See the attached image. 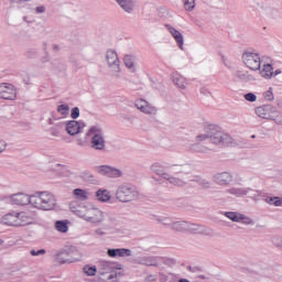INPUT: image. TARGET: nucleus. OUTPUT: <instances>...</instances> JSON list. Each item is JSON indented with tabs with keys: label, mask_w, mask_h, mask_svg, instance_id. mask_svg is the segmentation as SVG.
I'll use <instances>...</instances> for the list:
<instances>
[{
	"label": "nucleus",
	"mask_w": 282,
	"mask_h": 282,
	"mask_svg": "<svg viewBox=\"0 0 282 282\" xmlns=\"http://www.w3.org/2000/svg\"><path fill=\"white\" fill-rule=\"evenodd\" d=\"M221 61L224 63V65H226L228 67V57H226L225 55L221 56Z\"/></svg>",
	"instance_id": "obj_59"
},
{
	"label": "nucleus",
	"mask_w": 282,
	"mask_h": 282,
	"mask_svg": "<svg viewBox=\"0 0 282 282\" xmlns=\"http://www.w3.org/2000/svg\"><path fill=\"white\" fill-rule=\"evenodd\" d=\"M86 138L90 139L89 147L93 151L102 152L107 149V140H105V130L102 127H90L86 132Z\"/></svg>",
	"instance_id": "obj_3"
},
{
	"label": "nucleus",
	"mask_w": 282,
	"mask_h": 282,
	"mask_svg": "<svg viewBox=\"0 0 282 282\" xmlns=\"http://www.w3.org/2000/svg\"><path fill=\"white\" fill-rule=\"evenodd\" d=\"M45 249H40V250H34V249H32L31 251H30V254L32 256V257H41V254H45Z\"/></svg>",
	"instance_id": "obj_49"
},
{
	"label": "nucleus",
	"mask_w": 282,
	"mask_h": 282,
	"mask_svg": "<svg viewBox=\"0 0 282 282\" xmlns=\"http://www.w3.org/2000/svg\"><path fill=\"white\" fill-rule=\"evenodd\" d=\"M272 243L278 250H282V237L281 236H275L272 238Z\"/></svg>",
	"instance_id": "obj_44"
},
{
	"label": "nucleus",
	"mask_w": 282,
	"mask_h": 282,
	"mask_svg": "<svg viewBox=\"0 0 282 282\" xmlns=\"http://www.w3.org/2000/svg\"><path fill=\"white\" fill-rule=\"evenodd\" d=\"M70 212L84 221L89 224H102L105 221V213L94 205H77L76 202L69 204Z\"/></svg>",
	"instance_id": "obj_1"
},
{
	"label": "nucleus",
	"mask_w": 282,
	"mask_h": 282,
	"mask_svg": "<svg viewBox=\"0 0 282 282\" xmlns=\"http://www.w3.org/2000/svg\"><path fill=\"white\" fill-rule=\"evenodd\" d=\"M151 171L155 173L156 175H160L163 180H165V175H169V172H164V165L162 163H154L151 166Z\"/></svg>",
	"instance_id": "obj_33"
},
{
	"label": "nucleus",
	"mask_w": 282,
	"mask_h": 282,
	"mask_svg": "<svg viewBox=\"0 0 282 282\" xmlns=\"http://www.w3.org/2000/svg\"><path fill=\"white\" fill-rule=\"evenodd\" d=\"M34 221V218L25 212L18 213V228L23 226H30Z\"/></svg>",
	"instance_id": "obj_22"
},
{
	"label": "nucleus",
	"mask_w": 282,
	"mask_h": 282,
	"mask_svg": "<svg viewBox=\"0 0 282 282\" xmlns=\"http://www.w3.org/2000/svg\"><path fill=\"white\" fill-rule=\"evenodd\" d=\"M214 182L219 186H228L232 182V174L229 172H221L214 175Z\"/></svg>",
	"instance_id": "obj_16"
},
{
	"label": "nucleus",
	"mask_w": 282,
	"mask_h": 282,
	"mask_svg": "<svg viewBox=\"0 0 282 282\" xmlns=\"http://www.w3.org/2000/svg\"><path fill=\"white\" fill-rule=\"evenodd\" d=\"M77 147H85V144H87V142L83 139H77Z\"/></svg>",
	"instance_id": "obj_57"
},
{
	"label": "nucleus",
	"mask_w": 282,
	"mask_h": 282,
	"mask_svg": "<svg viewBox=\"0 0 282 282\" xmlns=\"http://www.w3.org/2000/svg\"><path fill=\"white\" fill-rule=\"evenodd\" d=\"M58 120H61V118H56V117H52L47 119V124H52L54 126L56 122H58Z\"/></svg>",
	"instance_id": "obj_54"
},
{
	"label": "nucleus",
	"mask_w": 282,
	"mask_h": 282,
	"mask_svg": "<svg viewBox=\"0 0 282 282\" xmlns=\"http://www.w3.org/2000/svg\"><path fill=\"white\" fill-rule=\"evenodd\" d=\"M95 235H97L98 237H105V235H107V232H105V230H102V229H96Z\"/></svg>",
	"instance_id": "obj_56"
},
{
	"label": "nucleus",
	"mask_w": 282,
	"mask_h": 282,
	"mask_svg": "<svg viewBox=\"0 0 282 282\" xmlns=\"http://www.w3.org/2000/svg\"><path fill=\"white\" fill-rule=\"evenodd\" d=\"M35 12H36V14H43L45 12V7H43V6L36 7Z\"/></svg>",
	"instance_id": "obj_55"
},
{
	"label": "nucleus",
	"mask_w": 282,
	"mask_h": 282,
	"mask_svg": "<svg viewBox=\"0 0 282 282\" xmlns=\"http://www.w3.org/2000/svg\"><path fill=\"white\" fill-rule=\"evenodd\" d=\"M83 270L87 276H96V272H98L96 265H85Z\"/></svg>",
	"instance_id": "obj_39"
},
{
	"label": "nucleus",
	"mask_w": 282,
	"mask_h": 282,
	"mask_svg": "<svg viewBox=\"0 0 282 282\" xmlns=\"http://www.w3.org/2000/svg\"><path fill=\"white\" fill-rule=\"evenodd\" d=\"M186 232H192L193 235H202V234L206 232V228L202 225L187 223Z\"/></svg>",
	"instance_id": "obj_27"
},
{
	"label": "nucleus",
	"mask_w": 282,
	"mask_h": 282,
	"mask_svg": "<svg viewBox=\"0 0 282 282\" xmlns=\"http://www.w3.org/2000/svg\"><path fill=\"white\" fill-rule=\"evenodd\" d=\"M96 197H97L98 202H109V199H111V195L109 194V191H107V189L97 191Z\"/></svg>",
	"instance_id": "obj_35"
},
{
	"label": "nucleus",
	"mask_w": 282,
	"mask_h": 282,
	"mask_svg": "<svg viewBox=\"0 0 282 282\" xmlns=\"http://www.w3.org/2000/svg\"><path fill=\"white\" fill-rule=\"evenodd\" d=\"M73 196L78 202H87V199H89V192H87V191H85L83 188H75L73 191Z\"/></svg>",
	"instance_id": "obj_28"
},
{
	"label": "nucleus",
	"mask_w": 282,
	"mask_h": 282,
	"mask_svg": "<svg viewBox=\"0 0 282 282\" xmlns=\"http://www.w3.org/2000/svg\"><path fill=\"white\" fill-rule=\"evenodd\" d=\"M172 83L178 89H186V87H188V79H186V77L180 75L178 73L172 74Z\"/></svg>",
	"instance_id": "obj_20"
},
{
	"label": "nucleus",
	"mask_w": 282,
	"mask_h": 282,
	"mask_svg": "<svg viewBox=\"0 0 282 282\" xmlns=\"http://www.w3.org/2000/svg\"><path fill=\"white\" fill-rule=\"evenodd\" d=\"M184 9L187 12H193L195 10V0H184Z\"/></svg>",
	"instance_id": "obj_41"
},
{
	"label": "nucleus",
	"mask_w": 282,
	"mask_h": 282,
	"mask_svg": "<svg viewBox=\"0 0 282 282\" xmlns=\"http://www.w3.org/2000/svg\"><path fill=\"white\" fill-rule=\"evenodd\" d=\"M36 54H39V52L35 48H30L26 52L28 58H36Z\"/></svg>",
	"instance_id": "obj_50"
},
{
	"label": "nucleus",
	"mask_w": 282,
	"mask_h": 282,
	"mask_svg": "<svg viewBox=\"0 0 282 282\" xmlns=\"http://www.w3.org/2000/svg\"><path fill=\"white\" fill-rule=\"evenodd\" d=\"M0 224L2 226H11L18 228V213L12 212L1 217Z\"/></svg>",
	"instance_id": "obj_15"
},
{
	"label": "nucleus",
	"mask_w": 282,
	"mask_h": 282,
	"mask_svg": "<svg viewBox=\"0 0 282 282\" xmlns=\"http://www.w3.org/2000/svg\"><path fill=\"white\" fill-rule=\"evenodd\" d=\"M187 228L188 221L184 220L173 221L171 226V230H174L175 232H186Z\"/></svg>",
	"instance_id": "obj_26"
},
{
	"label": "nucleus",
	"mask_w": 282,
	"mask_h": 282,
	"mask_svg": "<svg viewBox=\"0 0 282 282\" xmlns=\"http://www.w3.org/2000/svg\"><path fill=\"white\" fill-rule=\"evenodd\" d=\"M98 173H100V175H107V177H109V173L111 171V166L109 165H101L97 169Z\"/></svg>",
	"instance_id": "obj_42"
},
{
	"label": "nucleus",
	"mask_w": 282,
	"mask_h": 282,
	"mask_svg": "<svg viewBox=\"0 0 282 282\" xmlns=\"http://www.w3.org/2000/svg\"><path fill=\"white\" fill-rule=\"evenodd\" d=\"M264 202L269 206H275L276 208H282V197L280 196H265Z\"/></svg>",
	"instance_id": "obj_31"
},
{
	"label": "nucleus",
	"mask_w": 282,
	"mask_h": 282,
	"mask_svg": "<svg viewBox=\"0 0 282 282\" xmlns=\"http://www.w3.org/2000/svg\"><path fill=\"white\" fill-rule=\"evenodd\" d=\"M115 197L121 204H129V202H135L140 197V192L131 184H122L117 187Z\"/></svg>",
	"instance_id": "obj_5"
},
{
	"label": "nucleus",
	"mask_w": 282,
	"mask_h": 282,
	"mask_svg": "<svg viewBox=\"0 0 282 282\" xmlns=\"http://www.w3.org/2000/svg\"><path fill=\"white\" fill-rule=\"evenodd\" d=\"M53 47H54V50H58V45H54Z\"/></svg>",
	"instance_id": "obj_61"
},
{
	"label": "nucleus",
	"mask_w": 282,
	"mask_h": 282,
	"mask_svg": "<svg viewBox=\"0 0 282 282\" xmlns=\"http://www.w3.org/2000/svg\"><path fill=\"white\" fill-rule=\"evenodd\" d=\"M0 246H3V241L0 239Z\"/></svg>",
	"instance_id": "obj_62"
},
{
	"label": "nucleus",
	"mask_w": 282,
	"mask_h": 282,
	"mask_svg": "<svg viewBox=\"0 0 282 282\" xmlns=\"http://www.w3.org/2000/svg\"><path fill=\"white\" fill-rule=\"evenodd\" d=\"M256 116L262 120H272L275 124L282 126V113L272 104H264L254 109Z\"/></svg>",
	"instance_id": "obj_4"
},
{
	"label": "nucleus",
	"mask_w": 282,
	"mask_h": 282,
	"mask_svg": "<svg viewBox=\"0 0 282 282\" xmlns=\"http://www.w3.org/2000/svg\"><path fill=\"white\" fill-rule=\"evenodd\" d=\"M208 131L210 133L209 140L212 144H223L225 147L232 144V137L221 131V128L218 126L209 124Z\"/></svg>",
	"instance_id": "obj_8"
},
{
	"label": "nucleus",
	"mask_w": 282,
	"mask_h": 282,
	"mask_svg": "<svg viewBox=\"0 0 282 282\" xmlns=\"http://www.w3.org/2000/svg\"><path fill=\"white\" fill-rule=\"evenodd\" d=\"M170 34H172L173 39L175 40L176 44L178 45L180 50H184V35L175 28L171 25H166Z\"/></svg>",
	"instance_id": "obj_19"
},
{
	"label": "nucleus",
	"mask_w": 282,
	"mask_h": 282,
	"mask_svg": "<svg viewBox=\"0 0 282 282\" xmlns=\"http://www.w3.org/2000/svg\"><path fill=\"white\" fill-rule=\"evenodd\" d=\"M143 282H158V273H149L144 276Z\"/></svg>",
	"instance_id": "obj_46"
},
{
	"label": "nucleus",
	"mask_w": 282,
	"mask_h": 282,
	"mask_svg": "<svg viewBox=\"0 0 282 282\" xmlns=\"http://www.w3.org/2000/svg\"><path fill=\"white\" fill-rule=\"evenodd\" d=\"M142 113H148L150 116H155L158 113V108L147 100H142Z\"/></svg>",
	"instance_id": "obj_30"
},
{
	"label": "nucleus",
	"mask_w": 282,
	"mask_h": 282,
	"mask_svg": "<svg viewBox=\"0 0 282 282\" xmlns=\"http://www.w3.org/2000/svg\"><path fill=\"white\" fill-rule=\"evenodd\" d=\"M234 76H236L238 80H241L242 83H254V80H257L254 74L249 70H236Z\"/></svg>",
	"instance_id": "obj_17"
},
{
	"label": "nucleus",
	"mask_w": 282,
	"mask_h": 282,
	"mask_svg": "<svg viewBox=\"0 0 282 282\" xmlns=\"http://www.w3.org/2000/svg\"><path fill=\"white\" fill-rule=\"evenodd\" d=\"M196 142H206V140H210V131H208V126L204 128L203 132H199L195 137Z\"/></svg>",
	"instance_id": "obj_34"
},
{
	"label": "nucleus",
	"mask_w": 282,
	"mask_h": 282,
	"mask_svg": "<svg viewBox=\"0 0 282 282\" xmlns=\"http://www.w3.org/2000/svg\"><path fill=\"white\" fill-rule=\"evenodd\" d=\"M57 113L62 115V118H67L69 116V106L65 104L57 106Z\"/></svg>",
	"instance_id": "obj_37"
},
{
	"label": "nucleus",
	"mask_w": 282,
	"mask_h": 282,
	"mask_svg": "<svg viewBox=\"0 0 282 282\" xmlns=\"http://www.w3.org/2000/svg\"><path fill=\"white\" fill-rule=\"evenodd\" d=\"M107 254L108 257L116 258L118 257V249H108Z\"/></svg>",
	"instance_id": "obj_52"
},
{
	"label": "nucleus",
	"mask_w": 282,
	"mask_h": 282,
	"mask_svg": "<svg viewBox=\"0 0 282 282\" xmlns=\"http://www.w3.org/2000/svg\"><path fill=\"white\" fill-rule=\"evenodd\" d=\"M245 100H247L248 102H257V95H254L253 93L246 94Z\"/></svg>",
	"instance_id": "obj_48"
},
{
	"label": "nucleus",
	"mask_w": 282,
	"mask_h": 282,
	"mask_svg": "<svg viewBox=\"0 0 282 282\" xmlns=\"http://www.w3.org/2000/svg\"><path fill=\"white\" fill-rule=\"evenodd\" d=\"M250 187H239V186H232L229 187L226 192L229 195H232L234 197H246L248 193H250Z\"/></svg>",
	"instance_id": "obj_18"
},
{
	"label": "nucleus",
	"mask_w": 282,
	"mask_h": 282,
	"mask_svg": "<svg viewBox=\"0 0 282 282\" xmlns=\"http://www.w3.org/2000/svg\"><path fill=\"white\" fill-rule=\"evenodd\" d=\"M135 107H137V109H139V111H142V107L139 106V104H135Z\"/></svg>",
	"instance_id": "obj_60"
},
{
	"label": "nucleus",
	"mask_w": 282,
	"mask_h": 282,
	"mask_svg": "<svg viewBox=\"0 0 282 282\" xmlns=\"http://www.w3.org/2000/svg\"><path fill=\"white\" fill-rule=\"evenodd\" d=\"M32 207L37 210H54L56 208V196L51 192H35L32 194Z\"/></svg>",
	"instance_id": "obj_2"
},
{
	"label": "nucleus",
	"mask_w": 282,
	"mask_h": 282,
	"mask_svg": "<svg viewBox=\"0 0 282 282\" xmlns=\"http://www.w3.org/2000/svg\"><path fill=\"white\" fill-rule=\"evenodd\" d=\"M10 199L15 206H28L30 204L32 206V195H28L24 193L12 194Z\"/></svg>",
	"instance_id": "obj_14"
},
{
	"label": "nucleus",
	"mask_w": 282,
	"mask_h": 282,
	"mask_svg": "<svg viewBox=\"0 0 282 282\" xmlns=\"http://www.w3.org/2000/svg\"><path fill=\"white\" fill-rule=\"evenodd\" d=\"M65 122V130L68 135H78V133L83 132L84 127H86L85 122L83 121H64Z\"/></svg>",
	"instance_id": "obj_13"
},
{
	"label": "nucleus",
	"mask_w": 282,
	"mask_h": 282,
	"mask_svg": "<svg viewBox=\"0 0 282 282\" xmlns=\"http://www.w3.org/2000/svg\"><path fill=\"white\" fill-rule=\"evenodd\" d=\"M275 104H276V107H279V109H282V98H278Z\"/></svg>",
	"instance_id": "obj_58"
},
{
	"label": "nucleus",
	"mask_w": 282,
	"mask_h": 282,
	"mask_svg": "<svg viewBox=\"0 0 282 282\" xmlns=\"http://www.w3.org/2000/svg\"><path fill=\"white\" fill-rule=\"evenodd\" d=\"M65 129V121H57L53 127L50 129L51 135L53 138H58L61 135V132Z\"/></svg>",
	"instance_id": "obj_29"
},
{
	"label": "nucleus",
	"mask_w": 282,
	"mask_h": 282,
	"mask_svg": "<svg viewBox=\"0 0 282 282\" xmlns=\"http://www.w3.org/2000/svg\"><path fill=\"white\" fill-rule=\"evenodd\" d=\"M108 177H112V178L122 177V171L116 167H110Z\"/></svg>",
	"instance_id": "obj_40"
},
{
	"label": "nucleus",
	"mask_w": 282,
	"mask_h": 282,
	"mask_svg": "<svg viewBox=\"0 0 282 282\" xmlns=\"http://www.w3.org/2000/svg\"><path fill=\"white\" fill-rule=\"evenodd\" d=\"M116 270H122V264H118L117 262L111 261H100L98 264V272L100 276H107V281H116Z\"/></svg>",
	"instance_id": "obj_10"
},
{
	"label": "nucleus",
	"mask_w": 282,
	"mask_h": 282,
	"mask_svg": "<svg viewBox=\"0 0 282 282\" xmlns=\"http://www.w3.org/2000/svg\"><path fill=\"white\" fill-rule=\"evenodd\" d=\"M142 265L148 268H158L160 265V257L145 254L142 258Z\"/></svg>",
	"instance_id": "obj_24"
},
{
	"label": "nucleus",
	"mask_w": 282,
	"mask_h": 282,
	"mask_svg": "<svg viewBox=\"0 0 282 282\" xmlns=\"http://www.w3.org/2000/svg\"><path fill=\"white\" fill-rule=\"evenodd\" d=\"M80 251L74 246L65 247L55 256L56 263H76L80 261Z\"/></svg>",
	"instance_id": "obj_6"
},
{
	"label": "nucleus",
	"mask_w": 282,
	"mask_h": 282,
	"mask_svg": "<svg viewBox=\"0 0 282 282\" xmlns=\"http://www.w3.org/2000/svg\"><path fill=\"white\" fill-rule=\"evenodd\" d=\"M258 70H260V76L267 80H270L274 76V68L269 63L265 64L262 62V66L260 65Z\"/></svg>",
	"instance_id": "obj_23"
},
{
	"label": "nucleus",
	"mask_w": 282,
	"mask_h": 282,
	"mask_svg": "<svg viewBox=\"0 0 282 282\" xmlns=\"http://www.w3.org/2000/svg\"><path fill=\"white\" fill-rule=\"evenodd\" d=\"M241 59L243 65H246L251 72H259V69H261V65H263L261 55L253 51H245Z\"/></svg>",
	"instance_id": "obj_9"
},
{
	"label": "nucleus",
	"mask_w": 282,
	"mask_h": 282,
	"mask_svg": "<svg viewBox=\"0 0 282 282\" xmlns=\"http://www.w3.org/2000/svg\"><path fill=\"white\" fill-rule=\"evenodd\" d=\"M105 63L115 78H120L122 68L120 67V57H118V52H116V50L109 48L106 51Z\"/></svg>",
	"instance_id": "obj_7"
},
{
	"label": "nucleus",
	"mask_w": 282,
	"mask_h": 282,
	"mask_svg": "<svg viewBox=\"0 0 282 282\" xmlns=\"http://www.w3.org/2000/svg\"><path fill=\"white\" fill-rule=\"evenodd\" d=\"M118 6H120L121 10L131 14L133 12V8L135 6V0H116Z\"/></svg>",
	"instance_id": "obj_25"
},
{
	"label": "nucleus",
	"mask_w": 282,
	"mask_h": 282,
	"mask_svg": "<svg viewBox=\"0 0 282 282\" xmlns=\"http://www.w3.org/2000/svg\"><path fill=\"white\" fill-rule=\"evenodd\" d=\"M117 257H131V249H117Z\"/></svg>",
	"instance_id": "obj_45"
},
{
	"label": "nucleus",
	"mask_w": 282,
	"mask_h": 282,
	"mask_svg": "<svg viewBox=\"0 0 282 282\" xmlns=\"http://www.w3.org/2000/svg\"><path fill=\"white\" fill-rule=\"evenodd\" d=\"M0 98L3 100H15L17 88H14V85L8 83L0 84Z\"/></svg>",
	"instance_id": "obj_12"
},
{
	"label": "nucleus",
	"mask_w": 282,
	"mask_h": 282,
	"mask_svg": "<svg viewBox=\"0 0 282 282\" xmlns=\"http://www.w3.org/2000/svg\"><path fill=\"white\" fill-rule=\"evenodd\" d=\"M55 229L58 232H67V230H69V227H67V223L65 220H57L55 223Z\"/></svg>",
	"instance_id": "obj_38"
},
{
	"label": "nucleus",
	"mask_w": 282,
	"mask_h": 282,
	"mask_svg": "<svg viewBox=\"0 0 282 282\" xmlns=\"http://www.w3.org/2000/svg\"><path fill=\"white\" fill-rule=\"evenodd\" d=\"M225 217L236 224H242L243 226H254V220L239 212H226Z\"/></svg>",
	"instance_id": "obj_11"
},
{
	"label": "nucleus",
	"mask_w": 282,
	"mask_h": 282,
	"mask_svg": "<svg viewBox=\"0 0 282 282\" xmlns=\"http://www.w3.org/2000/svg\"><path fill=\"white\" fill-rule=\"evenodd\" d=\"M165 180L170 182L172 186H176L178 188H184V186L188 184V181L184 177L172 176L171 174H165Z\"/></svg>",
	"instance_id": "obj_21"
},
{
	"label": "nucleus",
	"mask_w": 282,
	"mask_h": 282,
	"mask_svg": "<svg viewBox=\"0 0 282 282\" xmlns=\"http://www.w3.org/2000/svg\"><path fill=\"white\" fill-rule=\"evenodd\" d=\"M196 182H198L200 184V186H204L205 188H208L210 187V183L202 177H198L196 180Z\"/></svg>",
	"instance_id": "obj_51"
},
{
	"label": "nucleus",
	"mask_w": 282,
	"mask_h": 282,
	"mask_svg": "<svg viewBox=\"0 0 282 282\" xmlns=\"http://www.w3.org/2000/svg\"><path fill=\"white\" fill-rule=\"evenodd\" d=\"M262 98H263V100H265V102H273V100H274V88L269 87V89L265 90L262 94Z\"/></svg>",
	"instance_id": "obj_36"
},
{
	"label": "nucleus",
	"mask_w": 282,
	"mask_h": 282,
	"mask_svg": "<svg viewBox=\"0 0 282 282\" xmlns=\"http://www.w3.org/2000/svg\"><path fill=\"white\" fill-rule=\"evenodd\" d=\"M159 224H162V226H169V228H171V226H173V220H171V218L169 217H160L158 218Z\"/></svg>",
	"instance_id": "obj_43"
},
{
	"label": "nucleus",
	"mask_w": 282,
	"mask_h": 282,
	"mask_svg": "<svg viewBox=\"0 0 282 282\" xmlns=\"http://www.w3.org/2000/svg\"><path fill=\"white\" fill-rule=\"evenodd\" d=\"M80 117V109L78 107H75L70 110V118L73 120H76Z\"/></svg>",
	"instance_id": "obj_47"
},
{
	"label": "nucleus",
	"mask_w": 282,
	"mask_h": 282,
	"mask_svg": "<svg viewBox=\"0 0 282 282\" xmlns=\"http://www.w3.org/2000/svg\"><path fill=\"white\" fill-rule=\"evenodd\" d=\"M8 149V143L4 140H0V154Z\"/></svg>",
	"instance_id": "obj_53"
},
{
	"label": "nucleus",
	"mask_w": 282,
	"mask_h": 282,
	"mask_svg": "<svg viewBox=\"0 0 282 282\" xmlns=\"http://www.w3.org/2000/svg\"><path fill=\"white\" fill-rule=\"evenodd\" d=\"M123 64L130 72H135V56L127 54L123 56Z\"/></svg>",
	"instance_id": "obj_32"
}]
</instances>
